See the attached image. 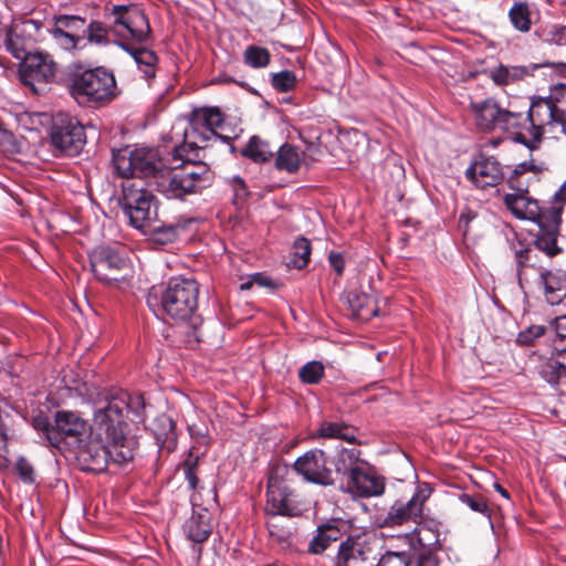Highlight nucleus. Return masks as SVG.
I'll list each match as a JSON object with an SVG mask.
<instances>
[{"label":"nucleus","instance_id":"obj_46","mask_svg":"<svg viewBox=\"0 0 566 566\" xmlns=\"http://www.w3.org/2000/svg\"><path fill=\"white\" fill-rule=\"evenodd\" d=\"M270 52L265 48L250 45L244 51V62L251 67H265L270 63Z\"/></svg>","mask_w":566,"mask_h":566},{"label":"nucleus","instance_id":"obj_33","mask_svg":"<svg viewBox=\"0 0 566 566\" xmlns=\"http://www.w3.org/2000/svg\"><path fill=\"white\" fill-rule=\"evenodd\" d=\"M157 442L161 448L172 450L177 443V433L175 430V422L166 415L158 417L153 423L151 428Z\"/></svg>","mask_w":566,"mask_h":566},{"label":"nucleus","instance_id":"obj_4","mask_svg":"<svg viewBox=\"0 0 566 566\" xmlns=\"http://www.w3.org/2000/svg\"><path fill=\"white\" fill-rule=\"evenodd\" d=\"M210 181L205 167L184 166L180 169L163 167L156 175V189L168 199H184L206 188Z\"/></svg>","mask_w":566,"mask_h":566},{"label":"nucleus","instance_id":"obj_37","mask_svg":"<svg viewBox=\"0 0 566 566\" xmlns=\"http://www.w3.org/2000/svg\"><path fill=\"white\" fill-rule=\"evenodd\" d=\"M241 154L254 163H266L273 157L274 147L261 137L252 136Z\"/></svg>","mask_w":566,"mask_h":566},{"label":"nucleus","instance_id":"obj_23","mask_svg":"<svg viewBox=\"0 0 566 566\" xmlns=\"http://www.w3.org/2000/svg\"><path fill=\"white\" fill-rule=\"evenodd\" d=\"M347 486L357 496L370 497L382 494L385 482L364 464L348 479Z\"/></svg>","mask_w":566,"mask_h":566},{"label":"nucleus","instance_id":"obj_52","mask_svg":"<svg viewBox=\"0 0 566 566\" xmlns=\"http://www.w3.org/2000/svg\"><path fill=\"white\" fill-rule=\"evenodd\" d=\"M14 470L19 478L25 483L34 482V469L32 464L23 457L15 462Z\"/></svg>","mask_w":566,"mask_h":566},{"label":"nucleus","instance_id":"obj_64","mask_svg":"<svg viewBox=\"0 0 566 566\" xmlns=\"http://www.w3.org/2000/svg\"><path fill=\"white\" fill-rule=\"evenodd\" d=\"M464 220H465V222L468 223L470 219H469L467 216L461 214V216H460V222H462V221H464Z\"/></svg>","mask_w":566,"mask_h":566},{"label":"nucleus","instance_id":"obj_9","mask_svg":"<svg viewBox=\"0 0 566 566\" xmlns=\"http://www.w3.org/2000/svg\"><path fill=\"white\" fill-rule=\"evenodd\" d=\"M113 23L111 32L119 39L122 45L146 43L150 36V25L144 11L136 4L114 6L111 9Z\"/></svg>","mask_w":566,"mask_h":566},{"label":"nucleus","instance_id":"obj_47","mask_svg":"<svg viewBox=\"0 0 566 566\" xmlns=\"http://www.w3.org/2000/svg\"><path fill=\"white\" fill-rule=\"evenodd\" d=\"M298 376L305 384H318L324 376V366L317 360L310 361L300 369Z\"/></svg>","mask_w":566,"mask_h":566},{"label":"nucleus","instance_id":"obj_12","mask_svg":"<svg viewBox=\"0 0 566 566\" xmlns=\"http://www.w3.org/2000/svg\"><path fill=\"white\" fill-rule=\"evenodd\" d=\"M90 260L94 275L105 284H117L132 274L128 259L117 249L97 247L92 251Z\"/></svg>","mask_w":566,"mask_h":566},{"label":"nucleus","instance_id":"obj_20","mask_svg":"<svg viewBox=\"0 0 566 566\" xmlns=\"http://www.w3.org/2000/svg\"><path fill=\"white\" fill-rule=\"evenodd\" d=\"M86 431V421L73 411L61 410L55 413L50 443L57 447L66 438H78Z\"/></svg>","mask_w":566,"mask_h":566},{"label":"nucleus","instance_id":"obj_43","mask_svg":"<svg viewBox=\"0 0 566 566\" xmlns=\"http://www.w3.org/2000/svg\"><path fill=\"white\" fill-rule=\"evenodd\" d=\"M459 501L473 512L479 513L491 521L492 511L489 507L486 499L482 494L461 493L459 495Z\"/></svg>","mask_w":566,"mask_h":566},{"label":"nucleus","instance_id":"obj_61","mask_svg":"<svg viewBox=\"0 0 566 566\" xmlns=\"http://www.w3.org/2000/svg\"><path fill=\"white\" fill-rule=\"evenodd\" d=\"M254 281L258 282L260 285H263V286H270L271 282H272L270 277L260 276V275H258L254 279Z\"/></svg>","mask_w":566,"mask_h":566},{"label":"nucleus","instance_id":"obj_45","mask_svg":"<svg viewBox=\"0 0 566 566\" xmlns=\"http://www.w3.org/2000/svg\"><path fill=\"white\" fill-rule=\"evenodd\" d=\"M311 251V242L306 238L296 239L293 244V259L291 261L293 266L298 270L304 269L310 262Z\"/></svg>","mask_w":566,"mask_h":566},{"label":"nucleus","instance_id":"obj_38","mask_svg":"<svg viewBox=\"0 0 566 566\" xmlns=\"http://www.w3.org/2000/svg\"><path fill=\"white\" fill-rule=\"evenodd\" d=\"M509 19L513 28L518 32H530L533 24L530 4L524 1H515L509 11Z\"/></svg>","mask_w":566,"mask_h":566},{"label":"nucleus","instance_id":"obj_22","mask_svg":"<svg viewBox=\"0 0 566 566\" xmlns=\"http://www.w3.org/2000/svg\"><path fill=\"white\" fill-rule=\"evenodd\" d=\"M505 208L521 220L538 222L545 211V205L539 206L538 201L530 196L528 192H511L503 196Z\"/></svg>","mask_w":566,"mask_h":566},{"label":"nucleus","instance_id":"obj_25","mask_svg":"<svg viewBox=\"0 0 566 566\" xmlns=\"http://www.w3.org/2000/svg\"><path fill=\"white\" fill-rule=\"evenodd\" d=\"M368 549V543L361 535L348 536L340 542L333 566H360Z\"/></svg>","mask_w":566,"mask_h":566},{"label":"nucleus","instance_id":"obj_30","mask_svg":"<svg viewBox=\"0 0 566 566\" xmlns=\"http://www.w3.org/2000/svg\"><path fill=\"white\" fill-rule=\"evenodd\" d=\"M334 478L336 475H348V479L365 464L360 460V451L357 449H342L332 459Z\"/></svg>","mask_w":566,"mask_h":566},{"label":"nucleus","instance_id":"obj_8","mask_svg":"<svg viewBox=\"0 0 566 566\" xmlns=\"http://www.w3.org/2000/svg\"><path fill=\"white\" fill-rule=\"evenodd\" d=\"M113 165L117 174L127 180L133 177H153L156 181V175L164 167L156 150L128 146L113 151Z\"/></svg>","mask_w":566,"mask_h":566},{"label":"nucleus","instance_id":"obj_63","mask_svg":"<svg viewBox=\"0 0 566 566\" xmlns=\"http://www.w3.org/2000/svg\"><path fill=\"white\" fill-rule=\"evenodd\" d=\"M179 151H180V149H179V148H176V149L174 150V157H175V158H180V157H181V155H180V153H179Z\"/></svg>","mask_w":566,"mask_h":566},{"label":"nucleus","instance_id":"obj_31","mask_svg":"<svg viewBox=\"0 0 566 566\" xmlns=\"http://www.w3.org/2000/svg\"><path fill=\"white\" fill-rule=\"evenodd\" d=\"M541 376L549 384H557L566 378V350L554 347L552 356L541 366Z\"/></svg>","mask_w":566,"mask_h":566},{"label":"nucleus","instance_id":"obj_26","mask_svg":"<svg viewBox=\"0 0 566 566\" xmlns=\"http://www.w3.org/2000/svg\"><path fill=\"white\" fill-rule=\"evenodd\" d=\"M342 535L343 533L336 523L319 524L307 544V553L311 555L324 554L333 543L342 538Z\"/></svg>","mask_w":566,"mask_h":566},{"label":"nucleus","instance_id":"obj_57","mask_svg":"<svg viewBox=\"0 0 566 566\" xmlns=\"http://www.w3.org/2000/svg\"><path fill=\"white\" fill-rule=\"evenodd\" d=\"M33 426L36 430L45 433L46 439L50 441V433L53 430V426L45 416H38L33 419Z\"/></svg>","mask_w":566,"mask_h":566},{"label":"nucleus","instance_id":"obj_7","mask_svg":"<svg viewBox=\"0 0 566 566\" xmlns=\"http://www.w3.org/2000/svg\"><path fill=\"white\" fill-rule=\"evenodd\" d=\"M470 109L476 127L482 132H515L525 123V115L511 108H504L500 103L489 97L481 102H472Z\"/></svg>","mask_w":566,"mask_h":566},{"label":"nucleus","instance_id":"obj_41","mask_svg":"<svg viewBox=\"0 0 566 566\" xmlns=\"http://www.w3.org/2000/svg\"><path fill=\"white\" fill-rule=\"evenodd\" d=\"M545 211L546 217L548 216L551 220L562 218V214L566 212V180L553 197L545 202Z\"/></svg>","mask_w":566,"mask_h":566},{"label":"nucleus","instance_id":"obj_1","mask_svg":"<svg viewBox=\"0 0 566 566\" xmlns=\"http://www.w3.org/2000/svg\"><path fill=\"white\" fill-rule=\"evenodd\" d=\"M127 409L128 395L124 391L106 394L98 402L87 439L77 453L83 470L101 473L109 462L122 465L134 459L137 441L126 434Z\"/></svg>","mask_w":566,"mask_h":566},{"label":"nucleus","instance_id":"obj_44","mask_svg":"<svg viewBox=\"0 0 566 566\" xmlns=\"http://www.w3.org/2000/svg\"><path fill=\"white\" fill-rule=\"evenodd\" d=\"M50 33L52 34L53 39L55 40L56 44L67 51V52H74L77 50H81L85 46L84 35H71L69 33H65L61 30H50Z\"/></svg>","mask_w":566,"mask_h":566},{"label":"nucleus","instance_id":"obj_56","mask_svg":"<svg viewBox=\"0 0 566 566\" xmlns=\"http://www.w3.org/2000/svg\"><path fill=\"white\" fill-rule=\"evenodd\" d=\"M440 562L432 552H423L417 557L416 566H439Z\"/></svg>","mask_w":566,"mask_h":566},{"label":"nucleus","instance_id":"obj_62","mask_svg":"<svg viewBox=\"0 0 566 566\" xmlns=\"http://www.w3.org/2000/svg\"><path fill=\"white\" fill-rule=\"evenodd\" d=\"M494 489L504 497V499H510V494L507 492V490H505L501 484L499 483H494Z\"/></svg>","mask_w":566,"mask_h":566},{"label":"nucleus","instance_id":"obj_19","mask_svg":"<svg viewBox=\"0 0 566 566\" xmlns=\"http://www.w3.org/2000/svg\"><path fill=\"white\" fill-rule=\"evenodd\" d=\"M467 178L480 189L497 186L504 178L500 163L492 156L483 154L465 171Z\"/></svg>","mask_w":566,"mask_h":566},{"label":"nucleus","instance_id":"obj_17","mask_svg":"<svg viewBox=\"0 0 566 566\" xmlns=\"http://www.w3.org/2000/svg\"><path fill=\"white\" fill-rule=\"evenodd\" d=\"M223 114L218 107H201L195 109L189 118V128L185 137L197 145L199 142H207L211 136H218L216 129L223 123Z\"/></svg>","mask_w":566,"mask_h":566},{"label":"nucleus","instance_id":"obj_48","mask_svg":"<svg viewBox=\"0 0 566 566\" xmlns=\"http://www.w3.org/2000/svg\"><path fill=\"white\" fill-rule=\"evenodd\" d=\"M271 83L279 92H289L296 84V76L292 71H282L272 75Z\"/></svg>","mask_w":566,"mask_h":566},{"label":"nucleus","instance_id":"obj_27","mask_svg":"<svg viewBox=\"0 0 566 566\" xmlns=\"http://www.w3.org/2000/svg\"><path fill=\"white\" fill-rule=\"evenodd\" d=\"M184 532L193 543H203L212 532L211 514L207 509L193 510L192 515L186 521Z\"/></svg>","mask_w":566,"mask_h":566},{"label":"nucleus","instance_id":"obj_58","mask_svg":"<svg viewBox=\"0 0 566 566\" xmlns=\"http://www.w3.org/2000/svg\"><path fill=\"white\" fill-rule=\"evenodd\" d=\"M331 266L335 270L338 275H342L344 272L345 262L343 256L339 253L332 252L328 256Z\"/></svg>","mask_w":566,"mask_h":566},{"label":"nucleus","instance_id":"obj_39","mask_svg":"<svg viewBox=\"0 0 566 566\" xmlns=\"http://www.w3.org/2000/svg\"><path fill=\"white\" fill-rule=\"evenodd\" d=\"M52 30H61L71 35H81L85 29V17L75 14H57L53 17Z\"/></svg>","mask_w":566,"mask_h":566},{"label":"nucleus","instance_id":"obj_29","mask_svg":"<svg viewBox=\"0 0 566 566\" xmlns=\"http://www.w3.org/2000/svg\"><path fill=\"white\" fill-rule=\"evenodd\" d=\"M347 303L352 315L368 321L379 313L378 304L371 295L363 292L352 291L347 294Z\"/></svg>","mask_w":566,"mask_h":566},{"label":"nucleus","instance_id":"obj_13","mask_svg":"<svg viewBox=\"0 0 566 566\" xmlns=\"http://www.w3.org/2000/svg\"><path fill=\"white\" fill-rule=\"evenodd\" d=\"M427 499L423 491H417L407 502L396 501L385 515L377 517V525L382 528H394L408 523L420 525Z\"/></svg>","mask_w":566,"mask_h":566},{"label":"nucleus","instance_id":"obj_11","mask_svg":"<svg viewBox=\"0 0 566 566\" xmlns=\"http://www.w3.org/2000/svg\"><path fill=\"white\" fill-rule=\"evenodd\" d=\"M50 138L55 151L70 157L78 155L86 144L83 125L66 113L53 117Z\"/></svg>","mask_w":566,"mask_h":566},{"label":"nucleus","instance_id":"obj_6","mask_svg":"<svg viewBox=\"0 0 566 566\" xmlns=\"http://www.w3.org/2000/svg\"><path fill=\"white\" fill-rule=\"evenodd\" d=\"M199 284L193 279L172 277L160 297L163 311L176 321H186L198 308Z\"/></svg>","mask_w":566,"mask_h":566},{"label":"nucleus","instance_id":"obj_3","mask_svg":"<svg viewBox=\"0 0 566 566\" xmlns=\"http://www.w3.org/2000/svg\"><path fill=\"white\" fill-rule=\"evenodd\" d=\"M69 88L73 98L84 105H105L117 95L115 76L104 67L75 74Z\"/></svg>","mask_w":566,"mask_h":566},{"label":"nucleus","instance_id":"obj_51","mask_svg":"<svg viewBox=\"0 0 566 566\" xmlns=\"http://www.w3.org/2000/svg\"><path fill=\"white\" fill-rule=\"evenodd\" d=\"M188 430L196 444L205 448L210 444L211 439L208 428L205 424L192 423L189 426Z\"/></svg>","mask_w":566,"mask_h":566},{"label":"nucleus","instance_id":"obj_21","mask_svg":"<svg viewBox=\"0 0 566 566\" xmlns=\"http://www.w3.org/2000/svg\"><path fill=\"white\" fill-rule=\"evenodd\" d=\"M539 231L533 242V247L547 258H554L563 252V248L558 245L559 227L562 218L551 220L546 217V211L542 214V219L536 222Z\"/></svg>","mask_w":566,"mask_h":566},{"label":"nucleus","instance_id":"obj_42","mask_svg":"<svg viewBox=\"0 0 566 566\" xmlns=\"http://www.w3.org/2000/svg\"><path fill=\"white\" fill-rule=\"evenodd\" d=\"M205 451L200 452L199 448L192 446L188 457L182 462V469L185 472V476L189 483L191 489H196L198 485L199 479L197 476V468L199 463L200 455H203Z\"/></svg>","mask_w":566,"mask_h":566},{"label":"nucleus","instance_id":"obj_49","mask_svg":"<svg viewBox=\"0 0 566 566\" xmlns=\"http://www.w3.org/2000/svg\"><path fill=\"white\" fill-rule=\"evenodd\" d=\"M180 226L178 224H170V226H163L154 229H148L153 231L156 234V238L161 243L172 242L176 240V238L179 234Z\"/></svg>","mask_w":566,"mask_h":566},{"label":"nucleus","instance_id":"obj_53","mask_svg":"<svg viewBox=\"0 0 566 566\" xmlns=\"http://www.w3.org/2000/svg\"><path fill=\"white\" fill-rule=\"evenodd\" d=\"M545 331L546 328L542 325H532L525 331L521 332L517 339L521 344L527 345L533 343L536 338L543 336Z\"/></svg>","mask_w":566,"mask_h":566},{"label":"nucleus","instance_id":"obj_24","mask_svg":"<svg viewBox=\"0 0 566 566\" xmlns=\"http://www.w3.org/2000/svg\"><path fill=\"white\" fill-rule=\"evenodd\" d=\"M514 259L520 284L528 281L533 274L541 276V272L546 271L542 253L533 245L520 243V248L514 251Z\"/></svg>","mask_w":566,"mask_h":566},{"label":"nucleus","instance_id":"obj_14","mask_svg":"<svg viewBox=\"0 0 566 566\" xmlns=\"http://www.w3.org/2000/svg\"><path fill=\"white\" fill-rule=\"evenodd\" d=\"M293 469L305 481L314 484L332 485L336 480L333 469L327 467L325 452L321 449H312L298 457Z\"/></svg>","mask_w":566,"mask_h":566},{"label":"nucleus","instance_id":"obj_10","mask_svg":"<svg viewBox=\"0 0 566 566\" xmlns=\"http://www.w3.org/2000/svg\"><path fill=\"white\" fill-rule=\"evenodd\" d=\"M122 188L123 196L119 203L129 223L139 230L149 229L156 218L154 195L132 180L123 182Z\"/></svg>","mask_w":566,"mask_h":566},{"label":"nucleus","instance_id":"obj_59","mask_svg":"<svg viewBox=\"0 0 566 566\" xmlns=\"http://www.w3.org/2000/svg\"><path fill=\"white\" fill-rule=\"evenodd\" d=\"M528 171H536V166L532 163H522L520 165H517L514 170L512 171V175H515V176H524L526 172Z\"/></svg>","mask_w":566,"mask_h":566},{"label":"nucleus","instance_id":"obj_18","mask_svg":"<svg viewBox=\"0 0 566 566\" xmlns=\"http://www.w3.org/2000/svg\"><path fill=\"white\" fill-rule=\"evenodd\" d=\"M559 67V73L566 77V63L544 62L541 64L532 63L528 65H503L490 71V78L497 86H507L524 81L526 77L533 76L535 71L542 67Z\"/></svg>","mask_w":566,"mask_h":566},{"label":"nucleus","instance_id":"obj_32","mask_svg":"<svg viewBox=\"0 0 566 566\" xmlns=\"http://www.w3.org/2000/svg\"><path fill=\"white\" fill-rule=\"evenodd\" d=\"M315 437L340 439L349 443H355L356 429L345 422L323 421L316 430Z\"/></svg>","mask_w":566,"mask_h":566},{"label":"nucleus","instance_id":"obj_55","mask_svg":"<svg viewBox=\"0 0 566 566\" xmlns=\"http://www.w3.org/2000/svg\"><path fill=\"white\" fill-rule=\"evenodd\" d=\"M565 97H566V85H558V86H555L551 91V94L548 96L544 97V99L551 101L552 104L554 105V108H562L560 104L563 103V99Z\"/></svg>","mask_w":566,"mask_h":566},{"label":"nucleus","instance_id":"obj_40","mask_svg":"<svg viewBox=\"0 0 566 566\" xmlns=\"http://www.w3.org/2000/svg\"><path fill=\"white\" fill-rule=\"evenodd\" d=\"M107 27L98 20H92L87 23L85 20L84 33H86V40L91 44L107 45L109 43V33Z\"/></svg>","mask_w":566,"mask_h":566},{"label":"nucleus","instance_id":"obj_36","mask_svg":"<svg viewBox=\"0 0 566 566\" xmlns=\"http://www.w3.org/2000/svg\"><path fill=\"white\" fill-rule=\"evenodd\" d=\"M535 35L547 45L566 46V25L564 24L543 22L536 28Z\"/></svg>","mask_w":566,"mask_h":566},{"label":"nucleus","instance_id":"obj_15","mask_svg":"<svg viewBox=\"0 0 566 566\" xmlns=\"http://www.w3.org/2000/svg\"><path fill=\"white\" fill-rule=\"evenodd\" d=\"M410 549L402 552H386L379 559L377 566H410L413 558L412 552L439 543V532L426 526H419L413 532L403 536Z\"/></svg>","mask_w":566,"mask_h":566},{"label":"nucleus","instance_id":"obj_16","mask_svg":"<svg viewBox=\"0 0 566 566\" xmlns=\"http://www.w3.org/2000/svg\"><path fill=\"white\" fill-rule=\"evenodd\" d=\"M56 71L57 65L49 54L34 52L23 56L19 73L21 81L36 92L35 85L51 82Z\"/></svg>","mask_w":566,"mask_h":566},{"label":"nucleus","instance_id":"obj_2","mask_svg":"<svg viewBox=\"0 0 566 566\" xmlns=\"http://www.w3.org/2000/svg\"><path fill=\"white\" fill-rule=\"evenodd\" d=\"M290 471L287 465H274L268 478L266 505L265 511L271 515L266 522L268 530L272 536L284 537V532L275 530V518L279 515L297 516L302 510L297 496L289 483Z\"/></svg>","mask_w":566,"mask_h":566},{"label":"nucleus","instance_id":"obj_60","mask_svg":"<svg viewBox=\"0 0 566 566\" xmlns=\"http://www.w3.org/2000/svg\"><path fill=\"white\" fill-rule=\"evenodd\" d=\"M6 46L13 54L14 57L23 60V56L25 55L24 52L22 50H18L17 46H14V42L12 41V39L8 38L6 40Z\"/></svg>","mask_w":566,"mask_h":566},{"label":"nucleus","instance_id":"obj_5","mask_svg":"<svg viewBox=\"0 0 566 566\" xmlns=\"http://www.w3.org/2000/svg\"><path fill=\"white\" fill-rule=\"evenodd\" d=\"M530 122V135L532 139L527 143L528 148L538 147L544 135L556 138L559 134L566 135V112L563 108H554L551 101L544 97H533L525 122Z\"/></svg>","mask_w":566,"mask_h":566},{"label":"nucleus","instance_id":"obj_35","mask_svg":"<svg viewBox=\"0 0 566 566\" xmlns=\"http://www.w3.org/2000/svg\"><path fill=\"white\" fill-rule=\"evenodd\" d=\"M303 161V153L297 147L284 144L276 153L275 167L290 174L296 172Z\"/></svg>","mask_w":566,"mask_h":566},{"label":"nucleus","instance_id":"obj_28","mask_svg":"<svg viewBox=\"0 0 566 566\" xmlns=\"http://www.w3.org/2000/svg\"><path fill=\"white\" fill-rule=\"evenodd\" d=\"M539 280L546 301L552 305L559 304L566 296V272L546 270L541 272Z\"/></svg>","mask_w":566,"mask_h":566},{"label":"nucleus","instance_id":"obj_54","mask_svg":"<svg viewBox=\"0 0 566 566\" xmlns=\"http://www.w3.org/2000/svg\"><path fill=\"white\" fill-rule=\"evenodd\" d=\"M507 185L514 192H528L530 181L521 175L515 176L511 174L507 178Z\"/></svg>","mask_w":566,"mask_h":566},{"label":"nucleus","instance_id":"obj_50","mask_svg":"<svg viewBox=\"0 0 566 566\" xmlns=\"http://www.w3.org/2000/svg\"><path fill=\"white\" fill-rule=\"evenodd\" d=\"M553 325L556 334L554 347L566 352V315L556 317Z\"/></svg>","mask_w":566,"mask_h":566},{"label":"nucleus","instance_id":"obj_34","mask_svg":"<svg viewBox=\"0 0 566 566\" xmlns=\"http://www.w3.org/2000/svg\"><path fill=\"white\" fill-rule=\"evenodd\" d=\"M122 48L130 53L137 66L145 74L147 80L155 77L158 57L154 51L145 48H133L124 43L122 44Z\"/></svg>","mask_w":566,"mask_h":566}]
</instances>
